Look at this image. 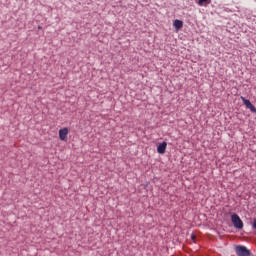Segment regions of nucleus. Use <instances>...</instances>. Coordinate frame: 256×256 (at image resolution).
I'll return each instance as SVG.
<instances>
[{
  "mask_svg": "<svg viewBox=\"0 0 256 256\" xmlns=\"http://www.w3.org/2000/svg\"><path fill=\"white\" fill-rule=\"evenodd\" d=\"M231 221L235 227V229H243V220L237 214H233L231 216Z\"/></svg>",
  "mask_w": 256,
  "mask_h": 256,
  "instance_id": "nucleus-1",
  "label": "nucleus"
},
{
  "mask_svg": "<svg viewBox=\"0 0 256 256\" xmlns=\"http://www.w3.org/2000/svg\"><path fill=\"white\" fill-rule=\"evenodd\" d=\"M38 29H43V27H41V26H38Z\"/></svg>",
  "mask_w": 256,
  "mask_h": 256,
  "instance_id": "nucleus-10",
  "label": "nucleus"
},
{
  "mask_svg": "<svg viewBox=\"0 0 256 256\" xmlns=\"http://www.w3.org/2000/svg\"><path fill=\"white\" fill-rule=\"evenodd\" d=\"M253 228L256 229V219L253 222Z\"/></svg>",
  "mask_w": 256,
  "mask_h": 256,
  "instance_id": "nucleus-8",
  "label": "nucleus"
},
{
  "mask_svg": "<svg viewBox=\"0 0 256 256\" xmlns=\"http://www.w3.org/2000/svg\"><path fill=\"white\" fill-rule=\"evenodd\" d=\"M211 0H198L199 7H207V5H210Z\"/></svg>",
  "mask_w": 256,
  "mask_h": 256,
  "instance_id": "nucleus-6",
  "label": "nucleus"
},
{
  "mask_svg": "<svg viewBox=\"0 0 256 256\" xmlns=\"http://www.w3.org/2000/svg\"><path fill=\"white\" fill-rule=\"evenodd\" d=\"M173 26L175 27V29L179 30L183 27V21L174 20Z\"/></svg>",
  "mask_w": 256,
  "mask_h": 256,
  "instance_id": "nucleus-7",
  "label": "nucleus"
},
{
  "mask_svg": "<svg viewBox=\"0 0 256 256\" xmlns=\"http://www.w3.org/2000/svg\"><path fill=\"white\" fill-rule=\"evenodd\" d=\"M241 99L244 103V105L247 107V109H250V111L253 113L255 111V107L251 104V101L248 99H245V97L241 96Z\"/></svg>",
  "mask_w": 256,
  "mask_h": 256,
  "instance_id": "nucleus-5",
  "label": "nucleus"
},
{
  "mask_svg": "<svg viewBox=\"0 0 256 256\" xmlns=\"http://www.w3.org/2000/svg\"><path fill=\"white\" fill-rule=\"evenodd\" d=\"M67 135H69V128L65 127L59 130L60 141H67Z\"/></svg>",
  "mask_w": 256,
  "mask_h": 256,
  "instance_id": "nucleus-3",
  "label": "nucleus"
},
{
  "mask_svg": "<svg viewBox=\"0 0 256 256\" xmlns=\"http://www.w3.org/2000/svg\"><path fill=\"white\" fill-rule=\"evenodd\" d=\"M236 255H238V256H250L251 252L245 246H237L236 247Z\"/></svg>",
  "mask_w": 256,
  "mask_h": 256,
  "instance_id": "nucleus-2",
  "label": "nucleus"
},
{
  "mask_svg": "<svg viewBox=\"0 0 256 256\" xmlns=\"http://www.w3.org/2000/svg\"><path fill=\"white\" fill-rule=\"evenodd\" d=\"M191 238L193 241H195V235H192Z\"/></svg>",
  "mask_w": 256,
  "mask_h": 256,
  "instance_id": "nucleus-9",
  "label": "nucleus"
},
{
  "mask_svg": "<svg viewBox=\"0 0 256 256\" xmlns=\"http://www.w3.org/2000/svg\"><path fill=\"white\" fill-rule=\"evenodd\" d=\"M165 151H167V142H162L157 146V153L160 155H165Z\"/></svg>",
  "mask_w": 256,
  "mask_h": 256,
  "instance_id": "nucleus-4",
  "label": "nucleus"
}]
</instances>
